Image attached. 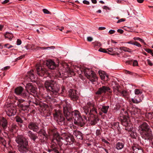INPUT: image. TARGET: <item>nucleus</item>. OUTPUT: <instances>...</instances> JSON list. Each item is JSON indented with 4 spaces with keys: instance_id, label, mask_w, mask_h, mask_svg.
<instances>
[{
    "instance_id": "nucleus-36",
    "label": "nucleus",
    "mask_w": 153,
    "mask_h": 153,
    "mask_svg": "<svg viewBox=\"0 0 153 153\" xmlns=\"http://www.w3.org/2000/svg\"><path fill=\"white\" fill-rule=\"evenodd\" d=\"M91 71L88 68H86L84 70V73L85 76L88 74V73L90 72V71Z\"/></svg>"
},
{
    "instance_id": "nucleus-63",
    "label": "nucleus",
    "mask_w": 153,
    "mask_h": 153,
    "mask_svg": "<svg viewBox=\"0 0 153 153\" xmlns=\"http://www.w3.org/2000/svg\"><path fill=\"white\" fill-rule=\"evenodd\" d=\"M0 141L1 142L3 143L4 142V141H5L4 140V138L1 137H0Z\"/></svg>"
},
{
    "instance_id": "nucleus-19",
    "label": "nucleus",
    "mask_w": 153,
    "mask_h": 153,
    "mask_svg": "<svg viewBox=\"0 0 153 153\" xmlns=\"http://www.w3.org/2000/svg\"><path fill=\"white\" fill-rule=\"evenodd\" d=\"M29 128L34 131H37L39 130V128L36 123H31L28 125Z\"/></svg>"
},
{
    "instance_id": "nucleus-20",
    "label": "nucleus",
    "mask_w": 153,
    "mask_h": 153,
    "mask_svg": "<svg viewBox=\"0 0 153 153\" xmlns=\"http://www.w3.org/2000/svg\"><path fill=\"white\" fill-rule=\"evenodd\" d=\"M143 98V97L141 96H136L134 98L131 99V101L134 103H138L141 102Z\"/></svg>"
},
{
    "instance_id": "nucleus-14",
    "label": "nucleus",
    "mask_w": 153,
    "mask_h": 153,
    "mask_svg": "<svg viewBox=\"0 0 153 153\" xmlns=\"http://www.w3.org/2000/svg\"><path fill=\"white\" fill-rule=\"evenodd\" d=\"M89 118V121L90 124L91 125H94L99 120L98 118L96 116H95L94 114H91Z\"/></svg>"
},
{
    "instance_id": "nucleus-61",
    "label": "nucleus",
    "mask_w": 153,
    "mask_h": 153,
    "mask_svg": "<svg viewBox=\"0 0 153 153\" xmlns=\"http://www.w3.org/2000/svg\"><path fill=\"white\" fill-rule=\"evenodd\" d=\"M105 29V27H100L98 28V29L100 30H104Z\"/></svg>"
},
{
    "instance_id": "nucleus-26",
    "label": "nucleus",
    "mask_w": 153,
    "mask_h": 153,
    "mask_svg": "<svg viewBox=\"0 0 153 153\" xmlns=\"http://www.w3.org/2000/svg\"><path fill=\"white\" fill-rule=\"evenodd\" d=\"M109 106L103 105L101 109V111L104 114H107L109 108Z\"/></svg>"
},
{
    "instance_id": "nucleus-62",
    "label": "nucleus",
    "mask_w": 153,
    "mask_h": 153,
    "mask_svg": "<svg viewBox=\"0 0 153 153\" xmlns=\"http://www.w3.org/2000/svg\"><path fill=\"white\" fill-rule=\"evenodd\" d=\"M28 46H25L24 48V50H30V48H28Z\"/></svg>"
},
{
    "instance_id": "nucleus-33",
    "label": "nucleus",
    "mask_w": 153,
    "mask_h": 153,
    "mask_svg": "<svg viewBox=\"0 0 153 153\" xmlns=\"http://www.w3.org/2000/svg\"><path fill=\"white\" fill-rule=\"evenodd\" d=\"M66 140L67 141L70 142L72 141V142H74V139L73 137H69L68 136V137H66Z\"/></svg>"
},
{
    "instance_id": "nucleus-39",
    "label": "nucleus",
    "mask_w": 153,
    "mask_h": 153,
    "mask_svg": "<svg viewBox=\"0 0 153 153\" xmlns=\"http://www.w3.org/2000/svg\"><path fill=\"white\" fill-rule=\"evenodd\" d=\"M132 45H136L139 47H141V45L140 44V43L137 42L133 43L132 44Z\"/></svg>"
},
{
    "instance_id": "nucleus-51",
    "label": "nucleus",
    "mask_w": 153,
    "mask_h": 153,
    "mask_svg": "<svg viewBox=\"0 0 153 153\" xmlns=\"http://www.w3.org/2000/svg\"><path fill=\"white\" fill-rule=\"evenodd\" d=\"M102 7V8L104 9L108 10H110V8L109 7H108L106 6H103Z\"/></svg>"
},
{
    "instance_id": "nucleus-25",
    "label": "nucleus",
    "mask_w": 153,
    "mask_h": 153,
    "mask_svg": "<svg viewBox=\"0 0 153 153\" xmlns=\"http://www.w3.org/2000/svg\"><path fill=\"white\" fill-rule=\"evenodd\" d=\"M64 66L65 68V71L68 74H72L73 73V71L69 67V66L68 65L66 64Z\"/></svg>"
},
{
    "instance_id": "nucleus-40",
    "label": "nucleus",
    "mask_w": 153,
    "mask_h": 153,
    "mask_svg": "<svg viewBox=\"0 0 153 153\" xmlns=\"http://www.w3.org/2000/svg\"><path fill=\"white\" fill-rule=\"evenodd\" d=\"M134 146H132V149L133 151H135V150L137 149V147L138 146V145L137 144H134Z\"/></svg>"
},
{
    "instance_id": "nucleus-23",
    "label": "nucleus",
    "mask_w": 153,
    "mask_h": 153,
    "mask_svg": "<svg viewBox=\"0 0 153 153\" xmlns=\"http://www.w3.org/2000/svg\"><path fill=\"white\" fill-rule=\"evenodd\" d=\"M141 136L144 137L145 140H152L153 139L152 134H141Z\"/></svg>"
},
{
    "instance_id": "nucleus-22",
    "label": "nucleus",
    "mask_w": 153,
    "mask_h": 153,
    "mask_svg": "<svg viewBox=\"0 0 153 153\" xmlns=\"http://www.w3.org/2000/svg\"><path fill=\"white\" fill-rule=\"evenodd\" d=\"M0 124L4 128H6L7 127V120L3 117L2 118L1 120Z\"/></svg>"
},
{
    "instance_id": "nucleus-31",
    "label": "nucleus",
    "mask_w": 153,
    "mask_h": 153,
    "mask_svg": "<svg viewBox=\"0 0 153 153\" xmlns=\"http://www.w3.org/2000/svg\"><path fill=\"white\" fill-rule=\"evenodd\" d=\"M54 137L56 139V140L58 142L60 141V140H63V138L60 136V134H54Z\"/></svg>"
},
{
    "instance_id": "nucleus-59",
    "label": "nucleus",
    "mask_w": 153,
    "mask_h": 153,
    "mask_svg": "<svg viewBox=\"0 0 153 153\" xmlns=\"http://www.w3.org/2000/svg\"><path fill=\"white\" fill-rule=\"evenodd\" d=\"M52 150L54 151L55 152L59 153L58 150L55 148H53Z\"/></svg>"
},
{
    "instance_id": "nucleus-2",
    "label": "nucleus",
    "mask_w": 153,
    "mask_h": 153,
    "mask_svg": "<svg viewBox=\"0 0 153 153\" xmlns=\"http://www.w3.org/2000/svg\"><path fill=\"white\" fill-rule=\"evenodd\" d=\"M45 86L47 90L51 92L53 94V97H50V99H53V97H56L58 95L59 87L55 81L52 80H46L45 82Z\"/></svg>"
},
{
    "instance_id": "nucleus-16",
    "label": "nucleus",
    "mask_w": 153,
    "mask_h": 153,
    "mask_svg": "<svg viewBox=\"0 0 153 153\" xmlns=\"http://www.w3.org/2000/svg\"><path fill=\"white\" fill-rule=\"evenodd\" d=\"M16 113V108L14 107H10L8 108V111L7 112V114L8 116L10 117L15 115Z\"/></svg>"
},
{
    "instance_id": "nucleus-27",
    "label": "nucleus",
    "mask_w": 153,
    "mask_h": 153,
    "mask_svg": "<svg viewBox=\"0 0 153 153\" xmlns=\"http://www.w3.org/2000/svg\"><path fill=\"white\" fill-rule=\"evenodd\" d=\"M5 38H8L10 40H11L13 37V35L12 33L7 32L4 34Z\"/></svg>"
},
{
    "instance_id": "nucleus-58",
    "label": "nucleus",
    "mask_w": 153,
    "mask_h": 153,
    "mask_svg": "<svg viewBox=\"0 0 153 153\" xmlns=\"http://www.w3.org/2000/svg\"><path fill=\"white\" fill-rule=\"evenodd\" d=\"M145 51L147 52L148 53H151L152 52V50L149 49H146L145 50Z\"/></svg>"
},
{
    "instance_id": "nucleus-52",
    "label": "nucleus",
    "mask_w": 153,
    "mask_h": 153,
    "mask_svg": "<svg viewBox=\"0 0 153 153\" xmlns=\"http://www.w3.org/2000/svg\"><path fill=\"white\" fill-rule=\"evenodd\" d=\"M125 21V19H121L117 21V23H118L121 22H124Z\"/></svg>"
},
{
    "instance_id": "nucleus-3",
    "label": "nucleus",
    "mask_w": 153,
    "mask_h": 153,
    "mask_svg": "<svg viewBox=\"0 0 153 153\" xmlns=\"http://www.w3.org/2000/svg\"><path fill=\"white\" fill-rule=\"evenodd\" d=\"M83 108L84 112L88 116L91 114L97 113V109L95 107V102L93 101L88 102Z\"/></svg>"
},
{
    "instance_id": "nucleus-47",
    "label": "nucleus",
    "mask_w": 153,
    "mask_h": 153,
    "mask_svg": "<svg viewBox=\"0 0 153 153\" xmlns=\"http://www.w3.org/2000/svg\"><path fill=\"white\" fill-rule=\"evenodd\" d=\"M82 2L83 4L87 5H89L90 4V2L89 1L85 0H83Z\"/></svg>"
},
{
    "instance_id": "nucleus-10",
    "label": "nucleus",
    "mask_w": 153,
    "mask_h": 153,
    "mask_svg": "<svg viewBox=\"0 0 153 153\" xmlns=\"http://www.w3.org/2000/svg\"><path fill=\"white\" fill-rule=\"evenodd\" d=\"M23 89L22 87H19L15 89V93L16 95H19L25 99L26 97L24 96H27L28 93H23Z\"/></svg>"
},
{
    "instance_id": "nucleus-41",
    "label": "nucleus",
    "mask_w": 153,
    "mask_h": 153,
    "mask_svg": "<svg viewBox=\"0 0 153 153\" xmlns=\"http://www.w3.org/2000/svg\"><path fill=\"white\" fill-rule=\"evenodd\" d=\"M30 136H29L30 137V138L32 139L34 141H35L36 139L37 138V137L35 136L34 134H30Z\"/></svg>"
},
{
    "instance_id": "nucleus-5",
    "label": "nucleus",
    "mask_w": 153,
    "mask_h": 153,
    "mask_svg": "<svg viewBox=\"0 0 153 153\" xmlns=\"http://www.w3.org/2000/svg\"><path fill=\"white\" fill-rule=\"evenodd\" d=\"M24 97H26V98L25 99L23 100L27 102L30 105L31 103H32L35 104L36 105H39V101L36 99L33 94H28L27 96Z\"/></svg>"
},
{
    "instance_id": "nucleus-15",
    "label": "nucleus",
    "mask_w": 153,
    "mask_h": 153,
    "mask_svg": "<svg viewBox=\"0 0 153 153\" xmlns=\"http://www.w3.org/2000/svg\"><path fill=\"white\" fill-rule=\"evenodd\" d=\"M86 76L92 82H95L97 79V77L96 74L94 71H90Z\"/></svg>"
},
{
    "instance_id": "nucleus-57",
    "label": "nucleus",
    "mask_w": 153,
    "mask_h": 153,
    "mask_svg": "<svg viewBox=\"0 0 153 153\" xmlns=\"http://www.w3.org/2000/svg\"><path fill=\"white\" fill-rule=\"evenodd\" d=\"M54 47L53 46H51V47H47L46 48H45V47H42L41 48V49H48L49 48H54Z\"/></svg>"
},
{
    "instance_id": "nucleus-7",
    "label": "nucleus",
    "mask_w": 153,
    "mask_h": 153,
    "mask_svg": "<svg viewBox=\"0 0 153 153\" xmlns=\"http://www.w3.org/2000/svg\"><path fill=\"white\" fill-rule=\"evenodd\" d=\"M36 72L39 76H42L48 74L46 70L40 65L37 64L36 66Z\"/></svg>"
},
{
    "instance_id": "nucleus-18",
    "label": "nucleus",
    "mask_w": 153,
    "mask_h": 153,
    "mask_svg": "<svg viewBox=\"0 0 153 153\" xmlns=\"http://www.w3.org/2000/svg\"><path fill=\"white\" fill-rule=\"evenodd\" d=\"M47 66L50 69H53L56 68V65L53 61L51 60H47L46 63Z\"/></svg>"
},
{
    "instance_id": "nucleus-12",
    "label": "nucleus",
    "mask_w": 153,
    "mask_h": 153,
    "mask_svg": "<svg viewBox=\"0 0 153 153\" xmlns=\"http://www.w3.org/2000/svg\"><path fill=\"white\" fill-rule=\"evenodd\" d=\"M16 142L19 144L21 145L26 143H28L27 140L22 135L19 134L16 139Z\"/></svg>"
},
{
    "instance_id": "nucleus-9",
    "label": "nucleus",
    "mask_w": 153,
    "mask_h": 153,
    "mask_svg": "<svg viewBox=\"0 0 153 153\" xmlns=\"http://www.w3.org/2000/svg\"><path fill=\"white\" fill-rule=\"evenodd\" d=\"M19 151L21 153H26L29 150V146L28 143H25V144L18 146Z\"/></svg>"
},
{
    "instance_id": "nucleus-49",
    "label": "nucleus",
    "mask_w": 153,
    "mask_h": 153,
    "mask_svg": "<svg viewBox=\"0 0 153 153\" xmlns=\"http://www.w3.org/2000/svg\"><path fill=\"white\" fill-rule=\"evenodd\" d=\"M114 49L112 48H109L107 50H108V51L111 53H114Z\"/></svg>"
},
{
    "instance_id": "nucleus-11",
    "label": "nucleus",
    "mask_w": 153,
    "mask_h": 153,
    "mask_svg": "<svg viewBox=\"0 0 153 153\" xmlns=\"http://www.w3.org/2000/svg\"><path fill=\"white\" fill-rule=\"evenodd\" d=\"M68 93L69 96L71 100L76 101L78 99V95L76 90L70 89L68 91Z\"/></svg>"
},
{
    "instance_id": "nucleus-35",
    "label": "nucleus",
    "mask_w": 153,
    "mask_h": 153,
    "mask_svg": "<svg viewBox=\"0 0 153 153\" xmlns=\"http://www.w3.org/2000/svg\"><path fill=\"white\" fill-rule=\"evenodd\" d=\"M121 95L123 97H127L128 95L127 92L125 91H123L121 93Z\"/></svg>"
},
{
    "instance_id": "nucleus-4",
    "label": "nucleus",
    "mask_w": 153,
    "mask_h": 153,
    "mask_svg": "<svg viewBox=\"0 0 153 153\" xmlns=\"http://www.w3.org/2000/svg\"><path fill=\"white\" fill-rule=\"evenodd\" d=\"M138 131L140 134H152L151 133V130L150 128L147 124L145 122L139 126Z\"/></svg>"
},
{
    "instance_id": "nucleus-43",
    "label": "nucleus",
    "mask_w": 153,
    "mask_h": 153,
    "mask_svg": "<svg viewBox=\"0 0 153 153\" xmlns=\"http://www.w3.org/2000/svg\"><path fill=\"white\" fill-rule=\"evenodd\" d=\"M134 39L135 40H139L141 42H144V40L143 39H141L140 38H139V37H135L134 38Z\"/></svg>"
},
{
    "instance_id": "nucleus-54",
    "label": "nucleus",
    "mask_w": 153,
    "mask_h": 153,
    "mask_svg": "<svg viewBox=\"0 0 153 153\" xmlns=\"http://www.w3.org/2000/svg\"><path fill=\"white\" fill-rule=\"evenodd\" d=\"M115 32V31L114 30H111L109 31V33L111 34H113Z\"/></svg>"
},
{
    "instance_id": "nucleus-30",
    "label": "nucleus",
    "mask_w": 153,
    "mask_h": 153,
    "mask_svg": "<svg viewBox=\"0 0 153 153\" xmlns=\"http://www.w3.org/2000/svg\"><path fill=\"white\" fill-rule=\"evenodd\" d=\"M120 49L125 52H128L129 53H131L132 52V50L124 47L120 48Z\"/></svg>"
},
{
    "instance_id": "nucleus-56",
    "label": "nucleus",
    "mask_w": 153,
    "mask_h": 153,
    "mask_svg": "<svg viewBox=\"0 0 153 153\" xmlns=\"http://www.w3.org/2000/svg\"><path fill=\"white\" fill-rule=\"evenodd\" d=\"M117 31L118 32L121 34L123 33V30L122 29H118V30H117Z\"/></svg>"
},
{
    "instance_id": "nucleus-42",
    "label": "nucleus",
    "mask_w": 153,
    "mask_h": 153,
    "mask_svg": "<svg viewBox=\"0 0 153 153\" xmlns=\"http://www.w3.org/2000/svg\"><path fill=\"white\" fill-rule=\"evenodd\" d=\"M98 51H99L102 52H103V53H107V51L105 49L102 48H100L99 50Z\"/></svg>"
},
{
    "instance_id": "nucleus-53",
    "label": "nucleus",
    "mask_w": 153,
    "mask_h": 153,
    "mask_svg": "<svg viewBox=\"0 0 153 153\" xmlns=\"http://www.w3.org/2000/svg\"><path fill=\"white\" fill-rule=\"evenodd\" d=\"M17 45H20L21 44L22 42L19 39H18L17 41Z\"/></svg>"
},
{
    "instance_id": "nucleus-37",
    "label": "nucleus",
    "mask_w": 153,
    "mask_h": 153,
    "mask_svg": "<svg viewBox=\"0 0 153 153\" xmlns=\"http://www.w3.org/2000/svg\"><path fill=\"white\" fill-rule=\"evenodd\" d=\"M119 88V87L118 85H116L115 86L113 87V91H118Z\"/></svg>"
},
{
    "instance_id": "nucleus-46",
    "label": "nucleus",
    "mask_w": 153,
    "mask_h": 153,
    "mask_svg": "<svg viewBox=\"0 0 153 153\" xmlns=\"http://www.w3.org/2000/svg\"><path fill=\"white\" fill-rule=\"evenodd\" d=\"M147 63L149 65L152 66L153 65V64L152 62L149 59H147Z\"/></svg>"
},
{
    "instance_id": "nucleus-44",
    "label": "nucleus",
    "mask_w": 153,
    "mask_h": 153,
    "mask_svg": "<svg viewBox=\"0 0 153 153\" xmlns=\"http://www.w3.org/2000/svg\"><path fill=\"white\" fill-rule=\"evenodd\" d=\"M43 12L45 14H50V12L46 9H43Z\"/></svg>"
},
{
    "instance_id": "nucleus-13",
    "label": "nucleus",
    "mask_w": 153,
    "mask_h": 153,
    "mask_svg": "<svg viewBox=\"0 0 153 153\" xmlns=\"http://www.w3.org/2000/svg\"><path fill=\"white\" fill-rule=\"evenodd\" d=\"M26 88L28 93H32L33 94V95L36 94L37 93L36 88L32 85L30 83H28L27 84L26 86Z\"/></svg>"
},
{
    "instance_id": "nucleus-64",
    "label": "nucleus",
    "mask_w": 153,
    "mask_h": 153,
    "mask_svg": "<svg viewBox=\"0 0 153 153\" xmlns=\"http://www.w3.org/2000/svg\"><path fill=\"white\" fill-rule=\"evenodd\" d=\"M102 141L103 142H104L105 143H106L107 144H109V143L108 141H106V140H105V139H102Z\"/></svg>"
},
{
    "instance_id": "nucleus-29",
    "label": "nucleus",
    "mask_w": 153,
    "mask_h": 153,
    "mask_svg": "<svg viewBox=\"0 0 153 153\" xmlns=\"http://www.w3.org/2000/svg\"><path fill=\"white\" fill-rule=\"evenodd\" d=\"M29 106V104H21L19 105V107H21L22 110L23 111L25 110Z\"/></svg>"
},
{
    "instance_id": "nucleus-21",
    "label": "nucleus",
    "mask_w": 153,
    "mask_h": 153,
    "mask_svg": "<svg viewBox=\"0 0 153 153\" xmlns=\"http://www.w3.org/2000/svg\"><path fill=\"white\" fill-rule=\"evenodd\" d=\"M35 72L33 70H31L27 73V76L32 80L34 81V79L36 78V75L35 74Z\"/></svg>"
},
{
    "instance_id": "nucleus-34",
    "label": "nucleus",
    "mask_w": 153,
    "mask_h": 153,
    "mask_svg": "<svg viewBox=\"0 0 153 153\" xmlns=\"http://www.w3.org/2000/svg\"><path fill=\"white\" fill-rule=\"evenodd\" d=\"M135 94L137 95L141 94H142V92L140 91V90L138 89H135L134 91Z\"/></svg>"
},
{
    "instance_id": "nucleus-17",
    "label": "nucleus",
    "mask_w": 153,
    "mask_h": 153,
    "mask_svg": "<svg viewBox=\"0 0 153 153\" xmlns=\"http://www.w3.org/2000/svg\"><path fill=\"white\" fill-rule=\"evenodd\" d=\"M125 115L123 117V119H122V120L121 123L125 127H126L128 126L129 120L128 117L127 116V113L126 111H125Z\"/></svg>"
},
{
    "instance_id": "nucleus-6",
    "label": "nucleus",
    "mask_w": 153,
    "mask_h": 153,
    "mask_svg": "<svg viewBox=\"0 0 153 153\" xmlns=\"http://www.w3.org/2000/svg\"><path fill=\"white\" fill-rule=\"evenodd\" d=\"M55 119L60 125H63L65 123V120L62 114L60 111L56 112L53 114Z\"/></svg>"
},
{
    "instance_id": "nucleus-24",
    "label": "nucleus",
    "mask_w": 153,
    "mask_h": 153,
    "mask_svg": "<svg viewBox=\"0 0 153 153\" xmlns=\"http://www.w3.org/2000/svg\"><path fill=\"white\" fill-rule=\"evenodd\" d=\"M124 143L121 142L117 143L116 145V148L118 150H120L123 148Z\"/></svg>"
},
{
    "instance_id": "nucleus-50",
    "label": "nucleus",
    "mask_w": 153,
    "mask_h": 153,
    "mask_svg": "<svg viewBox=\"0 0 153 153\" xmlns=\"http://www.w3.org/2000/svg\"><path fill=\"white\" fill-rule=\"evenodd\" d=\"M138 65V62L137 60H134L133 63V66H136Z\"/></svg>"
},
{
    "instance_id": "nucleus-1",
    "label": "nucleus",
    "mask_w": 153,
    "mask_h": 153,
    "mask_svg": "<svg viewBox=\"0 0 153 153\" xmlns=\"http://www.w3.org/2000/svg\"><path fill=\"white\" fill-rule=\"evenodd\" d=\"M62 106L64 114L68 121H71L72 119H74L75 124L81 127L84 125L85 122L80 115L78 111L76 110L70 113L69 110L71 109V105L66 101L63 102Z\"/></svg>"
},
{
    "instance_id": "nucleus-48",
    "label": "nucleus",
    "mask_w": 153,
    "mask_h": 153,
    "mask_svg": "<svg viewBox=\"0 0 153 153\" xmlns=\"http://www.w3.org/2000/svg\"><path fill=\"white\" fill-rule=\"evenodd\" d=\"M56 75L59 77H61L62 76V74L60 72L57 71V73L56 74Z\"/></svg>"
},
{
    "instance_id": "nucleus-8",
    "label": "nucleus",
    "mask_w": 153,
    "mask_h": 153,
    "mask_svg": "<svg viewBox=\"0 0 153 153\" xmlns=\"http://www.w3.org/2000/svg\"><path fill=\"white\" fill-rule=\"evenodd\" d=\"M107 92L111 93L112 92V91L110 90L109 87L102 86L98 88V91L96 92V94H97L100 95L102 93H105Z\"/></svg>"
},
{
    "instance_id": "nucleus-32",
    "label": "nucleus",
    "mask_w": 153,
    "mask_h": 153,
    "mask_svg": "<svg viewBox=\"0 0 153 153\" xmlns=\"http://www.w3.org/2000/svg\"><path fill=\"white\" fill-rule=\"evenodd\" d=\"M146 116L149 119H152L153 118V113H147Z\"/></svg>"
},
{
    "instance_id": "nucleus-55",
    "label": "nucleus",
    "mask_w": 153,
    "mask_h": 153,
    "mask_svg": "<svg viewBox=\"0 0 153 153\" xmlns=\"http://www.w3.org/2000/svg\"><path fill=\"white\" fill-rule=\"evenodd\" d=\"M93 38L91 37H87V40L89 42H91L93 40Z\"/></svg>"
},
{
    "instance_id": "nucleus-38",
    "label": "nucleus",
    "mask_w": 153,
    "mask_h": 153,
    "mask_svg": "<svg viewBox=\"0 0 153 153\" xmlns=\"http://www.w3.org/2000/svg\"><path fill=\"white\" fill-rule=\"evenodd\" d=\"M16 121L17 122L20 123H22L23 122L21 118L19 117H17L16 118Z\"/></svg>"
},
{
    "instance_id": "nucleus-28",
    "label": "nucleus",
    "mask_w": 153,
    "mask_h": 153,
    "mask_svg": "<svg viewBox=\"0 0 153 153\" xmlns=\"http://www.w3.org/2000/svg\"><path fill=\"white\" fill-rule=\"evenodd\" d=\"M112 128L114 129H117L119 130L120 128L119 127V123L118 122H114L112 123Z\"/></svg>"
},
{
    "instance_id": "nucleus-45",
    "label": "nucleus",
    "mask_w": 153,
    "mask_h": 153,
    "mask_svg": "<svg viewBox=\"0 0 153 153\" xmlns=\"http://www.w3.org/2000/svg\"><path fill=\"white\" fill-rule=\"evenodd\" d=\"M77 138L80 139H82V135L83 134H75Z\"/></svg>"
},
{
    "instance_id": "nucleus-60",
    "label": "nucleus",
    "mask_w": 153,
    "mask_h": 153,
    "mask_svg": "<svg viewBox=\"0 0 153 153\" xmlns=\"http://www.w3.org/2000/svg\"><path fill=\"white\" fill-rule=\"evenodd\" d=\"M9 1V0H5L2 3V4H5L8 3Z\"/></svg>"
}]
</instances>
